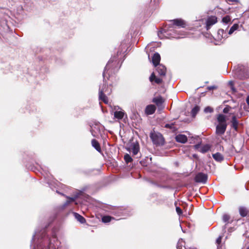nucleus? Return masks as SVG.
<instances>
[{
	"label": "nucleus",
	"mask_w": 249,
	"mask_h": 249,
	"mask_svg": "<svg viewBox=\"0 0 249 249\" xmlns=\"http://www.w3.org/2000/svg\"><path fill=\"white\" fill-rule=\"evenodd\" d=\"M110 92V91H108L107 89H106V85H103L102 88L100 87L99 89V100L102 101L105 104H107L108 103V99L105 93H107L109 94Z\"/></svg>",
	"instance_id": "obj_3"
},
{
	"label": "nucleus",
	"mask_w": 249,
	"mask_h": 249,
	"mask_svg": "<svg viewBox=\"0 0 249 249\" xmlns=\"http://www.w3.org/2000/svg\"><path fill=\"white\" fill-rule=\"evenodd\" d=\"M229 85L230 86V87H231V90L233 91V92H235L236 91L235 89H234V87H233V85H234V83L233 81H230L229 82Z\"/></svg>",
	"instance_id": "obj_32"
},
{
	"label": "nucleus",
	"mask_w": 249,
	"mask_h": 249,
	"mask_svg": "<svg viewBox=\"0 0 249 249\" xmlns=\"http://www.w3.org/2000/svg\"><path fill=\"white\" fill-rule=\"evenodd\" d=\"M230 217L228 214H225L223 216V220L225 222H228L230 219Z\"/></svg>",
	"instance_id": "obj_31"
},
{
	"label": "nucleus",
	"mask_w": 249,
	"mask_h": 249,
	"mask_svg": "<svg viewBox=\"0 0 249 249\" xmlns=\"http://www.w3.org/2000/svg\"><path fill=\"white\" fill-rule=\"evenodd\" d=\"M238 27L239 26L237 24H234L230 29L229 31V34H232L235 30L238 29Z\"/></svg>",
	"instance_id": "obj_24"
},
{
	"label": "nucleus",
	"mask_w": 249,
	"mask_h": 249,
	"mask_svg": "<svg viewBox=\"0 0 249 249\" xmlns=\"http://www.w3.org/2000/svg\"><path fill=\"white\" fill-rule=\"evenodd\" d=\"M176 211H177V213L179 214L180 215V214L182 213V211H181V209L178 207H176Z\"/></svg>",
	"instance_id": "obj_35"
},
{
	"label": "nucleus",
	"mask_w": 249,
	"mask_h": 249,
	"mask_svg": "<svg viewBox=\"0 0 249 249\" xmlns=\"http://www.w3.org/2000/svg\"><path fill=\"white\" fill-rule=\"evenodd\" d=\"M196 149H198L200 148L199 151L202 153H205L208 151L210 149V146L209 144H205L201 146L200 144H198L195 146Z\"/></svg>",
	"instance_id": "obj_8"
},
{
	"label": "nucleus",
	"mask_w": 249,
	"mask_h": 249,
	"mask_svg": "<svg viewBox=\"0 0 249 249\" xmlns=\"http://www.w3.org/2000/svg\"><path fill=\"white\" fill-rule=\"evenodd\" d=\"M124 159L126 163H129L132 161V159L129 154H126L124 156Z\"/></svg>",
	"instance_id": "obj_26"
},
{
	"label": "nucleus",
	"mask_w": 249,
	"mask_h": 249,
	"mask_svg": "<svg viewBox=\"0 0 249 249\" xmlns=\"http://www.w3.org/2000/svg\"><path fill=\"white\" fill-rule=\"evenodd\" d=\"M162 31H160V32H159L158 34V36H159V37H160V38H162V37H161V35L162 34Z\"/></svg>",
	"instance_id": "obj_40"
},
{
	"label": "nucleus",
	"mask_w": 249,
	"mask_h": 249,
	"mask_svg": "<svg viewBox=\"0 0 249 249\" xmlns=\"http://www.w3.org/2000/svg\"><path fill=\"white\" fill-rule=\"evenodd\" d=\"M224 32V30L223 29H219L218 31V34L220 35L223 34Z\"/></svg>",
	"instance_id": "obj_36"
},
{
	"label": "nucleus",
	"mask_w": 249,
	"mask_h": 249,
	"mask_svg": "<svg viewBox=\"0 0 249 249\" xmlns=\"http://www.w3.org/2000/svg\"><path fill=\"white\" fill-rule=\"evenodd\" d=\"M139 151V147L138 144H134L133 146L132 152L133 155H137Z\"/></svg>",
	"instance_id": "obj_23"
},
{
	"label": "nucleus",
	"mask_w": 249,
	"mask_h": 249,
	"mask_svg": "<svg viewBox=\"0 0 249 249\" xmlns=\"http://www.w3.org/2000/svg\"><path fill=\"white\" fill-rule=\"evenodd\" d=\"M245 235L246 237H249V235L248 234V232H246V233H245Z\"/></svg>",
	"instance_id": "obj_43"
},
{
	"label": "nucleus",
	"mask_w": 249,
	"mask_h": 249,
	"mask_svg": "<svg viewBox=\"0 0 249 249\" xmlns=\"http://www.w3.org/2000/svg\"><path fill=\"white\" fill-rule=\"evenodd\" d=\"M73 214L75 218L81 223H84L86 222L85 219L81 215L76 213H74Z\"/></svg>",
	"instance_id": "obj_17"
},
{
	"label": "nucleus",
	"mask_w": 249,
	"mask_h": 249,
	"mask_svg": "<svg viewBox=\"0 0 249 249\" xmlns=\"http://www.w3.org/2000/svg\"><path fill=\"white\" fill-rule=\"evenodd\" d=\"M231 108V107L230 106H226L223 109V112L225 113H227Z\"/></svg>",
	"instance_id": "obj_33"
},
{
	"label": "nucleus",
	"mask_w": 249,
	"mask_h": 249,
	"mask_svg": "<svg viewBox=\"0 0 249 249\" xmlns=\"http://www.w3.org/2000/svg\"><path fill=\"white\" fill-rule=\"evenodd\" d=\"M153 102L158 105L162 103V99L160 97L155 98L153 99Z\"/></svg>",
	"instance_id": "obj_29"
},
{
	"label": "nucleus",
	"mask_w": 249,
	"mask_h": 249,
	"mask_svg": "<svg viewBox=\"0 0 249 249\" xmlns=\"http://www.w3.org/2000/svg\"><path fill=\"white\" fill-rule=\"evenodd\" d=\"M150 81L152 82L153 81L158 84H160L162 83V80L161 78L157 77L154 73H152L150 78Z\"/></svg>",
	"instance_id": "obj_15"
},
{
	"label": "nucleus",
	"mask_w": 249,
	"mask_h": 249,
	"mask_svg": "<svg viewBox=\"0 0 249 249\" xmlns=\"http://www.w3.org/2000/svg\"><path fill=\"white\" fill-rule=\"evenodd\" d=\"M113 62V60L112 59H110L109 60L108 63L107 64V65H106V67H105V68L104 69V71H103V76L104 77H105V72H106V71L107 70V68H109L110 64L111 63H112Z\"/></svg>",
	"instance_id": "obj_27"
},
{
	"label": "nucleus",
	"mask_w": 249,
	"mask_h": 249,
	"mask_svg": "<svg viewBox=\"0 0 249 249\" xmlns=\"http://www.w3.org/2000/svg\"><path fill=\"white\" fill-rule=\"evenodd\" d=\"M60 242L58 241L55 235H53L51 238L49 239V243L46 249H56L60 246Z\"/></svg>",
	"instance_id": "obj_4"
},
{
	"label": "nucleus",
	"mask_w": 249,
	"mask_h": 249,
	"mask_svg": "<svg viewBox=\"0 0 249 249\" xmlns=\"http://www.w3.org/2000/svg\"><path fill=\"white\" fill-rule=\"evenodd\" d=\"M239 76V78H240V79L247 78L248 77V75H246L243 76Z\"/></svg>",
	"instance_id": "obj_38"
},
{
	"label": "nucleus",
	"mask_w": 249,
	"mask_h": 249,
	"mask_svg": "<svg viewBox=\"0 0 249 249\" xmlns=\"http://www.w3.org/2000/svg\"><path fill=\"white\" fill-rule=\"evenodd\" d=\"M112 219H113V218H112L111 216H104L102 217V220L104 223H107L110 222Z\"/></svg>",
	"instance_id": "obj_25"
},
{
	"label": "nucleus",
	"mask_w": 249,
	"mask_h": 249,
	"mask_svg": "<svg viewBox=\"0 0 249 249\" xmlns=\"http://www.w3.org/2000/svg\"><path fill=\"white\" fill-rule=\"evenodd\" d=\"M239 211V213L242 216H243V217L247 215V214L248 213L247 209L245 207H240Z\"/></svg>",
	"instance_id": "obj_20"
},
{
	"label": "nucleus",
	"mask_w": 249,
	"mask_h": 249,
	"mask_svg": "<svg viewBox=\"0 0 249 249\" xmlns=\"http://www.w3.org/2000/svg\"><path fill=\"white\" fill-rule=\"evenodd\" d=\"M227 2H233L236 1V0H226Z\"/></svg>",
	"instance_id": "obj_41"
},
{
	"label": "nucleus",
	"mask_w": 249,
	"mask_h": 249,
	"mask_svg": "<svg viewBox=\"0 0 249 249\" xmlns=\"http://www.w3.org/2000/svg\"><path fill=\"white\" fill-rule=\"evenodd\" d=\"M157 67V71L159 74L161 76L165 75L166 71V69L165 66L162 65H159Z\"/></svg>",
	"instance_id": "obj_13"
},
{
	"label": "nucleus",
	"mask_w": 249,
	"mask_h": 249,
	"mask_svg": "<svg viewBox=\"0 0 249 249\" xmlns=\"http://www.w3.org/2000/svg\"><path fill=\"white\" fill-rule=\"evenodd\" d=\"M222 21L225 23H228L231 21V18L229 16H227L222 18Z\"/></svg>",
	"instance_id": "obj_28"
},
{
	"label": "nucleus",
	"mask_w": 249,
	"mask_h": 249,
	"mask_svg": "<svg viewBox=\"0 0 249 249\" xmlns=\"http://www.w3.org/2000/svg\"><path fill=\"white\" fill-rule=\"evenodd\" d=\"M207 179L206 175L203 173H199L197 174L195 177V181L196 182L205 183Z\"/></svg>",
	"instance_id": "obj_5"
},
{
	"label": "nucleus",
	"mask_w": 249,
	"mask_h": 249,
	"mask_svg": "<svg viewBox=\"0 0 249 249\" xmlns=\"http://www.w3.org/2000/svg\"><path fill=\"white\" fill-rule=\"evenodd\" d=\"M91 144L93 147L95 148V149L100 152L101 151V148L98 142L95 139H93L91 141Z\"/></svg>",
	"instance_id": "obj_18"
},
{
	"label": "nucleus",
	"mask_w": 249,
	"mask_h": 249,
	"mask_svg": "<svg viewBox=\"0 0 249 249\" xmlns=\"http://www.w3.org/2000/svg\"><path fill=\"white\" fill-rule=\"evenodd\" d=\"M174 25L178 27H185L186 26L185 22L181 19H176L172 21Z\"/></svg>",
	"instance_id": "obj_10"
},
{
	"label": "nucleus",
	"mask_w": 249,
	"mask_h": 249,
	"mask_svg": "<svg viewBox=\"0 0 249 249\" xmlns=\"http://www.w3.org/2000/svg\"><path fill=\"white\" fill-rule=\"evenodd\" d=\"M246 249H249V247H247Z\"/></svg>",
	"instance_id": "obj_45"
},
{
	"label": "nucleus",
	"mask_w": 249,
	"mask_h": 249,
	"mask_svg": "<svg viewBox=\"0 0 249 249\" xmlns=\"http://www.w3.org/2000/svg\"><path fill=\"white\" fill-rule=\"evenodd\" d=\"M119 109H120L119 107H114V110L115 111L114 112V116L115 118L121 120L124 117V113L122 110H118Z\"/></svg>",
	"instance_id": "obj_6"
},
{
	"label": "nucleus",
	"mask_w": 249,
	"mask_h": 249,
	"mask_svg": "<svg viewBox=\"0 0 249 249\" xmlns=\"http://www.w3.org/2000/svg\"><path fill=\"white\" fill-rule=\"evenodd\" d=\"M213 111V109L210 107H207L204 109V112L205 113H211Z\"/></svg>",
	"instance_id": "obj_30"
},
{
	"label": "nucleus",
	"mask_w": 249,
	"mask_h": 249,
	"mask_svg": "<svg viewBox=\"0 0 249 249\" xmlns=\"http://www.w3.org/2000/svg\"><path fill=\"white\" fill-rule=\"evenodd\" d=\"M221 237H219L217 239H216V242L217 244H220L221 243Z\"/></svg>",
	"instance_id": "obj_37"
},
{
	"label": "nucleus",
	"mask_w": 249,
	"mask_h": 249,
	"mask_svg": "<svg viewBox=\"0 0 249 249\" xmlns=\"http://www.w3.org/2000/svg\"><path fill=\"white\" fill-rule=\"evenodd\" d=\"M176 140L179 142L185 143L187 141V137L183 134H178L176 137Z\"/></svg>",
	"instance_id": "obj_12"
},
{
	"label": "nucleus",
	"mask_w": 249,
	"mask_h": 249,
	"mask_svg": "<svg viewBox=\"0 0 249 249\" xmlns=\"http://www.w3.org/2000/svg\"><path fill=\"white\" fill-rule=\"evenodd\" d=\"M199 107L198 106L195 107L191 111V114L193 117H195L196 114L198 112L199 110Z\"/></svg>",
	"instance_id": "obj_22"
},
{
	"label": "nucleus",
	"mask_w": 249,
	"mask_h": 249,
	"mask_svg": "<svg viewBox=\"0 0 249 249\" xmlns=\"http://www.w3.org/2000/svg\"><path fill=\"white\" fill-rule=\"evenodd\" d=\"M160 60V56L159 53H156L154 54L152 57V63L155 67H157L160 65L159 63Z\"/></svg>",
	"instance_id": "obj_9"
},
{
	"label": "nucleus",
	"mask_w": 249,
	"mask_h": 249,
	"mask_svg": "<svg viewBox=\"0 0 249 249\" xmlns=\"http://www.w3.org/2000/svg\"><path fill=\"white\" fill-rule=\"evenodd\" d=\"M150 138L153 142L157 145H162L164 144V138L160 133L155 131L151 132L150 134Z\"/></svg>",
	"instance_id": "obj_2"
},
{
	"label": "nucleus",
	"mask_w": 249,
	"mask_h": 249,
	"mask_svg": "<svg viewBox=\"0 0 249 249\" xmlns=\"http://www.w3.org/2000/svg\"><path fill=\"white\" fill-rule=\"evenodd\" d=\"M156 108V107L153 105H148L145 108V113L147 115H151L155 112Z\"/></svg>",
	"instance_id": "obj_11"
},
{
	"label": "nucleus",
	"mask_w": 249,
	"mask_h": 249,
	"mask_svg": "<svg viewBox=\"0 0 249 249\" xmlns=\"http://www.w3.org/2000/svg\"><path fill=\"white\" fill-rule=\"evenodd\" d=\"M215 88V87L214 86H210V87H208V89L209 90H212Z\"/></svg>",
	"instance_id": "obj_39"
},
{
	"label": "nucleus",
	"mask_w": 249,
	"mask_h": 249,
	"mask_svg": "<svg viewBox=\"0 0 249 249\" xmlns=\"http://www.w3.org/2000/svg\"><path fill=\"white\" fill-rule=\"evenodd\" d=\"M177 249H185V242L182 240V239H180L178 240L177 246Z\"/></svg>",
	"instance_id": "obj_19"
},
{
	"label": "nucleus",
	"mask_w": 249,
	"mask_h": 249,
	"mask_svg": "<svg viewBox=\"0 0 249 249\" xmlns=\"http://www.w3.org/2000/svg\"><path fill=\"white\" fill-rule=\"evenodd\" d=\"M231 123V127H233L235 130L237 131L239 123L235 115L232 116Z\"/></svg>",
	"instance_id": "obj_14"
},
{
	"label": "nucleus",
	"mask_w": 249,
	"mask_h": 249,
	"mask_svg": "<svg viewBox=\"0 0 249 249\" xmlns=\"http://www.w3.org/2000/svg\"><path fill=\"white\" fill-rule=\"evenodd\" d=\"M212 156L213 158L217 161L220 162L224 160L223 155L217 152L216 153L213 154Z\"/></svg>",
	"instance_id": "obj_16"
},
{
	"label": "nucleus",
	"mask_w": 249,
	"mask_h": 249,
	"mask_svg": "<svg viewBox=\"0 0 249 249\" xmlns=\"http://www.w3.org/2000/svg\"><path fill=\"white\" fill-rule=\"evenodd\" d=\"M75 201V198L74 197H69L68 198V200H67V201L66 202L65 205H68L69 203L71 202H73V201Z\"/></svg>",
	"instance_id": "obj_34"
},
{
	"label": "nucleus",
	"mask_w": 249,
	"mask_h": 249,
	"mask_svg": "<svg viewBox=\"0 0 249 249\" xmlns=\"http://www.w3.org/2000/svg\"><path fill=\"white\" fill-rule=\"evenodd\" d=\"M165 127L170 129L173 132H175L178 129L177 127L175 126V124L174 123L167 124L165 125Z\"/></svg>",
	"instance_id": "obj_21"
},
{
	"label": "nucleus",
	"mask_w": 249,
	"mask_h": 249,
	"mask_svg": "<svg viewBox=\"0 0 249 249\" xmlns=\"http://www.w3.org/2000/svg\"><path fill=\"white\" fill-rule=\"evenodd\" d=\"M217 120L218 124L216 126L215 133L216 135L221 136L223 135L227 127L226 116L223 114H219L217 116Z\"/></svg>",
	"instance_id": "obj_1"
},
{
	"label": "nucleus",
	"mask_w": 249,
	"mask_h": 249,
	"mask_svg": "<svg viewBox=\"0 0 249 249\" xmlns=\"http://www.w3.org/2000/svg\"><path fill=\"white\" fill-rule=\"evenodd\" d=\"M35 236H36L35 235H34V236L33 237V239H32L33 240H34L35 239Z\"/></svg>",
	"instance_id": "obj_44"
},
{
	"label": "nucleus",
	"mask_w": 249,
	"mask_h": 249,
	"mask_svg": "<svg viewBox=\"0 0 249 249\" xmlns=\"http://www.w3.org/2000/svg\"><path fill=\"white\" fill-rule=\"evenodd\" d=\"M217 22V18L215 16L209 17L206 21V29L209 30L211 26Z\"/></svg>",
	"instance_id": "obj_7"
},
{
	"label": "nucleus",
	"mask_w": 249,
	"mask_h": 249,
	"mask_svg": "<svg viewBox=\"0 0 249 249\" xmlns=\"http://www.w3.org/2000/svg\"><path fill=\"white\" fill-rule=\"evenodd\" d=\"M246 101H247L248 105L249 106V95L248 96V97L246 99Z\"/></svg>",
	"instance_id": "obj_42"
}]
</instances>
